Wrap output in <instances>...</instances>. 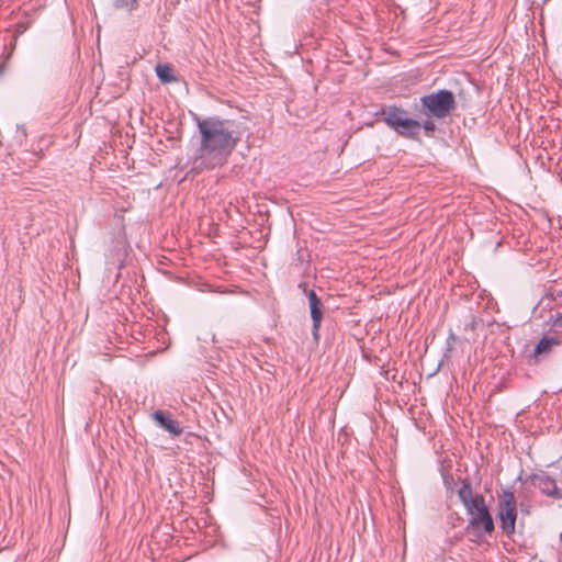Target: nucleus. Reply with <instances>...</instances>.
<instances>
[{
	"instance_id": "1",
	"label": "nucleus",
	"mask_w": 562,
	"mask_h": 562,
	"mask_svg": "<svg viewBox=\"0 0 562 562\" xmlns=\"http://www.w3.org/2000/svg\"><path fill=\"white\" fill-rule=\"evenodd\" d=\"M193 121L198 128L194 136L198 146L193 155L192 169L201 172L224 166L241 140L243 133L238 124L234 120L217 115H194Z\"/></svg>"
},
{
	"instance_id": "2",
	"label": "nucleus",
	"mask_w": 562,
	"mask_h": 562,
	"mask_svg": "<svg viewBox=\"0 0 562 562\" xmlns=\"http://www.w3.org/2000/svg\"><path fill=\"white\" fill-rule=\"evenodd\" d=\"M385 124L395 131L400 136L417 139L420 130V122L407 117V112L398 106L391 105L381 110Z\"/></svg>"
},
{
	"instance_id": "3",
	"label": "nucleus",
	"mask_w": 562,
	"mask_h": 562,
	"mask_svg": "<svg viewBox=\"0 0 562 562\" xmlns=\"http://www.w3.org/2000/svg\"><path fill=\"white\" fill-rule=\"evenodd\" d=\"M420 104L426 116L439 120L450 115L457 108L454 94L446 89L423 95Z\"/></svg>"
},
{
	"instance_id": "4",
	"label": "nucleus",
	"mask_w": 562,
	"mask_h": 562,
	"mask_svg": "<svg viewBox=\"0 0 562 562\" xmlns=\"http://www.w3.org/2000/svg\"><path fill=\"white\" fill-rule=\"evenodd\" d=\"M498 519L502 530L512 536L515 533L517 519V502L512 491L506 490L498 503Z\"/></svg>"
},
{
	"instance_id": "5",
	"label": "nucleus",
	"mask_w": 562,
	"mask_h": 562,
	"mask_svg": "<svg viewBox=\"0 0 562 562\" xmlns=\"http://www.w3.org/2000/svg\"><path fill=\"white\" fill-rule=\"evenodd\" d=\"M529 482L543 495L558 501L562 499V467L557 476L546 471H539L529 476Z\"/></svg>"
},
{
	"instance_id": "6",
	"label": "nucleus",
	"mask_w": 562,
	"mask_h": 562,
	"mask_svg": "<svg viewBox=\"0 0 562 562\" xmlns=\"http://www.w3.org/2000/svg\"><path fill=\"white\" fill-rule=\"evenodd\" d=\"M469 515V526L474 529H482L485 533L491 535L494 531V520L485 504L482 494H476V504L471 506Z\"/></svg>"
},
{
	"instance_id": "7",
	"label": "nucleus",
	"mask_w": 562,
	"mask_h": 562,
	"mask_svg": "<svg viewBox=\"0 0 562 562\" xmlns=\"http://www.w3.org/2000/svg\"><path fill=\"white\" fill-rule=\"evenodd\" d=\"M307 299L311 310V318H312V333L314 338L318 339V331L321 328L322 319H323V303L321 299L317 296L314 290L307 292Z\"/></svg>"
},
{
	"instance_id": "8",
	"label": "nucleus",
	"mask_w": 562,
	"mask_h": 562,
	"mask_svg": "<svg viewBox=\"0 0 562 562\" xmlns=\"http://www.w3.org/2000/svg\"><path fill=\"white\" fill-rule=\"evenodd\" d=\"M153 419L166 431L172 436H180L183 431L178 420L170 417V414L165 411H155L151 414Z\"/></svg>"
},
{
	"instance_id": "9",
	"label": "nucleus",
	"mask_w": 562,
	"mask_h": 562,
	"mask_svg": "<svg viewBox=\"0 0 562 562\" xmlns=\"http://www.w3.org/2000/svg\"><path fill=\"white\" fill-rule=\"evenodd\" d=\"M458 496L467 512H471V506L476 504V495H473L472 485L469 480H463Z\"/></svg>"
},
{
	"instance_id": "10",
	"label": "nucleus",
	"mask_w": 562,
	"mask_h": 562,
	"mask_svg": "<svg viewBox=\"0 0 562 562\" xmlns=\"http://www.w3.org/2000/svg\"><path fill=\"white\" fill-rule=\"evenodd\" d=\"M560 345V339L553 336H543L533 349V356L539 357L549 355L555 346Z\"/></svg>"
},
{
	"instance_id": "11",
	"label": "nucleus",
	"mask_w": 562,
	"mask_h": 562,
	"mask_svg": "<svg viewBox=\"0 0 562 562\" xmlns=\"http://www.w3.org/2000/svg\"><path fill=\"white\" fill-rule=\"evenodd\" d=\"M156 75L159 78V80L164 83H170L176 81V76L173 75V69L171 66L165 64V65H157L156 66Z\"/></svg>"
},
{
	"instance_id": "12",
	"label": "nucleus",
	"mask_w": 562,
	"mask_h": 562,
	"mask_svg": "<svg viewBox=\"0 0 562 562\" xmlns=\"http://www.w3.org/2000/svg\"><path fill=\"white\" fill-rule=\"evenodd\" d=\"M113 7L117 10H124L127 13H133L139 7L138 0H112Z\"/></svg>"
},
{
	"instance_id": "13",
	"label": "nucleus",
	"mask_w": 562,
	"mask_h": 562,
	"mask_svg": "<svg viewBox=\"0 0 562 562\" xmlns=\"http://www.w3.org/2000/svg\"><path fill=\"white\" fill-rule=\"evenodd\" d=\"M420 128H424L426 133H434L436 131V124L431 120H426L420 123Z\"/></svg>"
},
{
	"instance_id": "14",
	"label": "nucleus",
	"mask_w": 562,
	"mask_h": 562,
	"mask_svg": "<svg viewBox=\"0 0 562 562\" xmlns=\"http://www.w3.org/2000/svg\"><path fill=\"white\" fill-rule=\"evenodd\" d=\"M552 326L555 327V328H562V312L561 313H558L553 321H552Z\"/></svg>"
}]
</instances>
